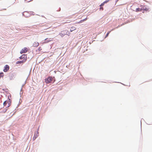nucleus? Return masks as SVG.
<instances>
[{"mask_svg": "<svg viewBox=\"0 0 152 152\" xmlns=\"http://www.w3.org/2000/svg\"><path fill=\"white\" fill-rule=\"evenodd\" d=\"M70 34V33L67 30H65L62 31L61 33H60L59 35L61 36V37H63L64 36L66 35H69Z\"/></svg>", "mask_w": 152, "mask_h": 152, "instance_id": "nucleus-1", "label": "nucleus"}, {"mask_svg": "<svg viewBox=\"0 0 152 152\" xmlns=\"http://www.w3.org/2000/svg\"><path fill=\"white\" fill-rule=\"evenodd\" d=\"M53 78L52 77H49L47 79L45 80V82L46 83H51L53 80Z\"/></svg>", "mask_w": 152, "mask_h": 152, "instance_id": "nucleus-2", "label": "nucleus"}, {"mask_svg": "<svg viewBox=\"0 0 152 152\" xmlns=\"http://www.w3.org/2000/svg\"><path fill=\"white\" fill-rule=\"evenodd\" d=\"M20 59H23V62H25L27 59V57L26 55L25 54L22 55L20 57Z\"/></svg>", "mask_w": 152, "mask_h": 152, "instance_id": "nucleus-3", "label": "nucleus"}, {"mask_svg": "<svg viewBox=\"0 0 152 152\" xmlns=\"http://www.w3.org/2000/svg\"><path fill=\"white\" fill-rule=\"evenodd\" d=\"M4 105L6 107H8L10 105V102L9 101H5L3 103Z\"/></svg>", "mask_w": 152, "mask_h": 152, "instance_id": "nucleus-4", "label": "nucleus"}, {"mask_svg": "<svg viewBox=\"0 0 152 152\" xmlns=\"http://www.w3.org/2000/svg\"><path fill=\"white\" fill-rule=\"evenodd\" d=\"M28 49L26 47L22 49L20 51V53L22 54L23 53H26L28 51Z\"/></svg>", "mask_w": 152, "mask_h": 152, "instance_id": "nucleus-5", "label": "nucleus"}, {"mask_svg": "<svg viewBox=\"0 0 152 152\" xmlns=\"http://www.w3.org/2000/svg\"><path fill=\"white\" fill-rule=\"evenodd\" d=\"M140 7H141V9H142V11L145 10L146 11H147L148 10V9L145 6L141 5L140 6Z\"/></svg>", "mask_w": 152, "mask_h": 152, "instance_id": "nucleus-6", "label": "nucleus"}, {"mask_svg": "<svg viewBox=\"0 0 152 152\" xmlns=\"http://www.w3.org/2000/svg\"><path fill=\"white\" fill-rule=\"evenodd\" d=\"M9 69V67L8 65H6L4 66V72H7Z\"/></svg>", "mask_w": 152, "mask_h": 152, "instance_id": "nucleus-7", "label": "nucleus"}, {"mask_svg": "<svg viewBox=\"0 0 152 152\" xmlns=\"http://www.w3.org/2000/svg\"><path fill=\"white\" fill-rule=\"evenodd\" d=\"M39 45V43L37 42H35L33 44V46L34 47H37Z\"/></svg>", "mask_w": 152, "mask_h": 152, "instance_id": "nucleus-8", "label": "nucleus"}, {"mask_svg": "<svg viewBox=\"0 0 152 152\" xmlns=\"http://www.w3.org/2000/svg\"><path fill=\"white\" fill-rule=\"evenodd\" d=\"M50 38H47L45 39V40H46V41L45 42H50L52 40V39H50Z\"/></svg>", "mask_w": 152, "mask_h": 152, "instance_id": "nucleus-9", "label": "nucleus"}, {"mask_svg": "<svg viewBox=\"0 0 152 152\" xmlns=\"http://www.w3.org/2000/svg\"><path fill=\"white\" fill-rule=\"evenodd\" d=\"M76 29V28L74 26L70 28V30L71 32L72 31H73Z\"/></svg>", "mask_w": 152, "mask_h": 152, "instance_id": "nucleus-10", "label": "nucleus"}, {"mask_svg": "<svg viewBox=\"0 0 152 152\" xmlns=\"http://www.w3.org/2000/svg\"><path fill=\"white\" fill-rule=\"evenodd\" d=\"M142 11V9L141 8H137L136 9V11L137 12Z\"/></svg>", "mask_w": 152, "mask_h": 152, "instance_id": "nucleus-11", "label": "nucleus"}, {"mask_svg": "<svg viewBox=\"0 0 152 152\" xmlns=\"http://www.w3.org/2000/svg\"><path fill=\"white\" fill-rule=\"evenodd\" d=\"M25 62H23V61H18L16 62V64H20V63H23Z\"/></svg>", "mask_w": 152, "mask_h": 152, "instance_id": "nucleus-12", "label": "nucleus"}, {"mask_svg": "<svg viewBox=\"0 0 152 152\" xmlns=\"http://www.w3.org/2000/svg\"><path fill=\"white\" fill-rule=\"evenodd\" d=\"M38 132H37L36 133H35V134H34V136H36L35 137V139L37 137V136H38Z\"/></svg>", "mask_w": 152, "mask_h": 152, "instance_id": "nucleus-13", "label": "nucleus"}, {"mask_svg": "<svg viewBox=\"0 0 152 152\" xmlns=\"http://www.w3.org/2000/svg\"><path fill=\"white\" fill-rule=\"evenodd\" d=\"M42 50V48L41 47H39V48L38 49V51H40L41 50Z\"/></svg>", "mask_w": 152, "mask_h": 152, "instance_id": "nucleus-14", "label": "nucleus"}, {"mask_svg": "<svg viewBox=\"0 0 152 152\" xmlns=\"http://www.w3.org/2000/svg\"><path fill=\"white\" fill-rule=\"evenodd\" d=\"M110 31H109L107 33V34H106V36H105V37H107L108 36V35L110 33Z\"/></svg>", "mask_w": 152, "mask_h": 152, "instance_id": "nucleus-15", "label": "nucleus"}, {"mask_svg": "<svg viewBox=\"0 0 152 152\" xmlns=\"http://www.w3.org/2000/svg\"><path fill=\"white\" fill-rule=\"evenodd\" d=\"M99 10H103V7H100L99 8Z\"/></svg>", "mask_w": 152, "mask_h": 152, "instance_id": "nucleus-16", "label": "nucleus"}, {"mask_svg": "<svg viewBox=\"0 0 152 152\" xmlns=\"http://www.w3.org/2000/svg\"><path fill=\"white\" fill-rule=\"evenodd\" d=\"M104 4H105L104 2H103V3H102L100 5V7H102V6H103L104 5Z\"/></svg>", "mask_w": 152, "mask_h": 152, "instance_id": "nucleus-17", "label": "nucleus"}, {"mask_svg": "<svg viewBox=\"0 0 152 152\" xmlns=\"http://www.w3.org/2000/svg\"><path fill=\"white\" fill-rule=\"evenodd\" d=\"M109 1V0H107V1H104V2H103L104 3V4H105V3H107V2H108Z\"/></svg>", "mask_w": 152, "mask_h": 152, "instance_id": "nucleus-18", "label": "nucleus"}, {"mask_svg": "<svg viewBox=\"0 0 152 152\" xmlns=\"http://www.w3.org/2000/svg\"><path fill=\"white\" fill-rule=\"evenodd\" d=\"M87 20V18H86L84 19H83V20H81L80 21L81 22L82 21H85L86 20Z\"/></svg>", "mask_w": 152, "mask_h": 152, "instance_id": "nucleus-19", "label": "nucleus"}, {"mask_svg": "<svg viewBox=\"0 0 152 152\" xmlns=\"http://www.w3.org/2000/svg\"><path fill=\"white\" fill-rule=\"evenodd\" d=\"M50 28V27H47V28H46L45 29H45V30H46V29H48V28Z\"/></svg>", "mask_w": 152, "mask_h": 152, "instance_id": "nucleus-20", "label": "nucleus"}, {"mask_svg": "<svg viewBox=\"0 0 152 152\" xmlns=\"http://www.w3.org/2000/svg\"><path fill=\"white\" fill-rule=\"evenodd\" d=\"M26 13H27V12H24V13H23V15L24 16H25V14H26Z\"/></svg>", "mask_w": 152, "mask_h": 152, "instance_id": "nucleus-21", "label": "nucleus"}, {"mask_svg": "<svg viewBox=\"0 0 152 152\" xmlns=\"http://www.w3.org/2000/svg\"><path fill=\"white\" fill-rule=\"evenodd\" d=\"M39 26H40V27L44 26H41L40 25H39Z\"/></svg>", "mask_w": 152, "mask_h": 152, "instance_id": "nucleus-22", "label": "nucleus"}, {"mask_svg": "<svg viewBox=\"0 0 152 152\" xmlns=\"http://www.w3.org/2000/svg\"><path fill=\"white\" fill-rule=\"evenodd\" d=\"M31 1V0H30V1H28V2H30V1Z\"/></svg>", "mask_w": 152, "mask_h": 152, "instance_id": "nucleus-23", "label": "nucleus"}, {"mask_svg": "<svg viewBox=\"0 0 152 152\" xmlns=\"http://www.w3.org/2000/svg\"><path fill=\"white\" fill-rule=\"evenodd\" d=\"M1 74H2V75H3V73H1Z\"/></svg>", "mask_w": 152, "mask_h": 152, "instance_id": "nucleus-24", "label": "nucleus"}, {"mask_svg": "<svg viewBox=\"0 0 152 152\" xmlns=\"http://www.w3.org/2000/svg\"><path fill=\"white\" fill-rule=\"evenodd\" d=\"M44 26H46V27H47V26H46L45 25H44Z\"/></svg>", "mask_w": 152, "mask_h": 152, "instance_id": "nucleus-25", "label": "nucleus"}, {"mask_svg": "<svg viewBox=\"0 0 152 152\" xmlns=\"http://www.w3.org/2000/svg\"><path fill=\"white\" fill-rule=\"evenodd\" d=\"M118 1V0H117Z\"/></svg>", "mask_w": 152, "mask_h": 152, "instance_id": "nucleus-26", "label": "nucleus"}]
</instances>
